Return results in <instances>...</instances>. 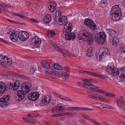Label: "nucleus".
Segmentation results:
<instances>
[{
    "label": "nucleus",
    "mask_w": 125,
    "mask_h": 125,
    "mask_svg": "<svg viewBox=\"0 0 125 125\" xmlns=\"http://www.w3.org/2000/svg\"><path fill=\"white\" fill-rule=\"evenodd\" d=\"M10 96L9 95H5L1 98L0 100H2L6 102H8L10 99Z\"/></svg>",
    "instance_id": "2f4dec72"
},
{
    "label": "nucleus",
    "mask_w": 125,
    "mask_h": 125,
    "mask_svg": "<svg viewBox=\"0 0 125 125\" xmlns=\"http://www.w3.org/2000/svg\"><path fill=\"white\" fill-rule=\"evenodd\" d=\"M114 66V64L113 63H109L108 66L106 67V70L110 73H111L113 69L115 68Z\"/></svg>",
    "instance_id": "412c9836"
},
{
    "label": "nucleus",
    "mask_w": 125,
    "mask_h": 125,
    "mask_svg": "<svg viewBox=\"0 0 125 125\" xmlns=\"http://www.w3.org/2000/svg\"><path fill=\"white\" fill-rule=\"evenodd\" d=\"M29 36V34L26 31H19L18 38L20 40L23 41H25L28 39Z\"/></svg>",
    "instance_id": "0eeeda50"
},
{
    "label": "nucleus",
    "mask_w": 125,
    "mask_h": 125,
    "mask_svg": "<svg viewBox=\"0 0 125 125\" xmlns=\"http://www.w3.org/2000/svg\"><path fill=\"white\" fill-rule=\"evenodd\" d=\"M60 116H61L60 113H59L56 114H54L51 116H52L53 117H58Z\"/></svg>",
    "instance_id": "3c124183"
},
{
    "label": "nucleus",
    "mask_w": 125,
    "mask_h": 125,
    "mask_svg": "<svg viewBox=\"0 0 125 125\" xmlns=\"http://www.w3.org/2000/svg\"><path fill=\"white\" fill-rule=\"evenodd\" d=\"M52 97L51 96H49L48 95H46L44 97L42 101V104H43V105L44 104L47 105L49 104L51 100Z\"/></svg>",
    "instance_id": "2eb2a0df"
},
{
    "label": "nucleus",
    "mask_w": 125,
    "mask_h": 125,
    "mask_svg": "<svg viewBox=\"0 0 125 125\" xmlns=\"http://www.w3.org/2000/svg\"><path fill=\"white\" fill-rule=\"evenodd\" d=\"M87 85L88 86H92V85H93L92 83H88V84H85V86H86V85Z\"/></svg>",
    "instance_id": "0e129e2a"
},
{
    "label": "nucleus",
    "mask_w": 125,
    "mask_h": 125,
    "mask_svg": "<svg viewBox=\"0 0 125 125\" xmlns=\"http://www.w3.org/2000/svg\"><path fill=\"white\" fill-rule=\"evenodd\" d=\"M64 29L63 31V32L66 35H67L69 34L70 31L72 30V28H67V26H65L64 28Z\"/></svg>",
    "instance_id": "5701e85b"
},
{
    "label": "nucleus",
    "mask_w": 125,
    "mask_h": 125,
    "mask_svg": "<svg viewBox=\"0 0 125 125\" xmlns=\"http://www.w3.org/2000/svg\"><path fill=\"white\" fill-rule=\"evenodd\" d=\"M90 121L92 122L93 123H94L95 122V121L93 119H90H90L89 120Z\"/></svg>",
    "instance_id": "680f3d73"
},
{
    "label": "nucleus",
    "mask_w": 125,
    "mask_h": 125,
    "mask_svg": "<svg viewBox=\"0 0 125 125\" xmlns=\"http://www.w3.org/2000/svg\"><path fill=\"white\" fill-rule=\"evenodd\" d=\"M2 100H0V106L2 107H5L7 106L9 104L8 102Z\"/></svg>",
    "instance_id": "c85d7f7f"
},
{
    "label": "nucleus",
    "mask_w": 125,
    "mask_h": 125,
    "mask_svg": "<svg viewBox=\"0 0 125 125\" xmlns=\"http://www.w3.org/2000/svg\"><path fill=\"white\" fill-rule=\"evenodd\" d=\"M21 86H31V85L28 82H23L21 83Z\"/></svg>",
    "instance_id": "ea45409f"
},
{
    "label": "nucleus",
    "mask_w": 125,
    "mask_h": 125,
    "mask_svg": "<svg viewBox=\"0 0 125 125\" xmlns=\"http://www.w3.org/2000/svg\"><path fill=\"white\" fill-rule=\"evenodd\" d=\"M53 66L54 68L56 70H60L62 69L61 66L58 64L54 63Z\"/></svg>",
    "instance_id": "f704fd0d"
},
{
    "label": "nucleus",
    "mask_w": 125,
    "mask_h": 125,
    "mask_svg": "<svg viewBox=\"0 0 125 125\" xmlns=\"http://www.w3.org/2000/svg\"><path fill=\"white\" fill-rule=\"evenodd\" d=\"M118 73V70L115 67L113 69L111 73H110L112 75L114 76H116L117 75V73Z\"/></svg>",
    "instance_id": "7c9ffc66"
},
{
    "label": "nucleus",
    "mask_w": 125,
    "mask_h": 125,
    "mask_svg": "<svg viewBox=\"0 0 125 125\" xmlns=\"http://www.w3.org/2000/svg\"><path fill=\"white\" fill-rule=\"evenodd\" d=\"M53 94H54V95L55 96H57L58 97H59V98H61V96H62L61 95H60L59 94H58L57 93H54V92H53Z\"/></svg>",
    "instance_id": "a18cd8bd"
},
{
    "label": "nucleus",
    "mask_w": 125,
    "mask_h": 125,
    "mask_svg": "<svg viewBox=\"0 0 125 125\" xmlns=\"http://www.w3.org/2000/svg\"><path fill=\"white\" fill-rule=\"evenodd\" d=\"M61 96V97L60 99H62L69 101H71V99L68 97L62 95Z\"/></svg>",
    "instance_id": "79ce46f5"
},
{
    "label": "nucleus",
    "mask_w": 125,
    "mask_h": 125,
    "mask_svg": "<svg viewBox=\"0 0 125 125\" xmlns=\"http://www.w3.org/2000/svg\"><path fill=\"white\" fill-rule=\"evenodd\" d=\"M81 109H82L83 110H90V109H88V108H81V107L80 110H81Z\"/></svg>",
    "instance_id": "bf43d9fd"
},
{
    "label": "nucleus",
    "mask_w": 125,
    "mask_h": 125,
    "mask_svg": "<svg viewBox=\"0 0 125 125\" xmlns=\"http://www.w3.org/2000/svg\"><path fill=\"white\" fill-rule=\"evenodd\" d=\"M41 65L42 67L46 70L49 69L51 68L50 64L46 61H43L42 62Z\"/></svg>",
    "instance_id": "aec40b11"
},
{
    "label": "nucleus",
    "mask_w": 125,
    "mask_h": 125,
    "mask_svg": "<svg viewBox=\"0 0 125 125\" xmlns=\"http://www.w3.org/2000/svg\"><path fill=\"white\" fill-rule=\"evenodd\" d=\"M60 116H67L68 115V113H60Z\"/></svg>",
    "instance_id": "6e6d98bb"
},
{
    "label": "nucleus",
    "mask_w": 125,
    "mask_h": 125,
    "mask_svg": "<svg viewBox=\"0 0 125 125\" xmlns=\"http://www.w3.org/2000/svg\"><path fill=\"white\" fill-rule=\"evenodd\" d=\"M94 86H87V88L90 89L92 91L98 93H104V94L106 96L110 97H113L115 96V95L111 93H105V91L101 90H98L96 88H94Z\"/></svg>",
    "instance_id": "423d86ee"
},
{
    "label": "nucleus",
    "mask_w": 125,
    "mask_h": 125,
    "mask_svg": "<svg viewBox=\"0 0 125 125\" xmlns=\"http://www.w3.org/2000/svg\"><path fill=\"white\" fill-rule=\"evenodd\" d=\"M119 42V40L116 37H115L113 40L112 44L114 46H117Z\"/></svg>",
    "instance_id": "cd10ccee"
},
{
    "label": "nucleus",
    "mask_w": 125,
    "mask_h": 125,
    "mask_svg": "<svg viewBox=\"0 0 125 125\" xmlns=\"http://www.w3.org/2000/svg\"><path fill=\"white\" fill-rule=\"evenodd\" d=\"M36 67L35 66H33L31 68V74H32L33 75H34V72L35 71H36Z\"/></svg>",
    "instance_id": "a19ab883"
},
{
    "label": "nucleus",
    "mask_w": 125,
    "mask_h": 125,
    "mask_svg": "<svg viewBox=\"0 0 125 125\" xmlns=\"http://www.w3.org/2000/svg\"><path fill=\"white\" fill-rule=\"evenodd\" d=\"M78 37L80 40H82L83 41H88V43L90 45L91 44L93 41V36L92 35L88 32H83L81 34L78 35Z\"/></svg>",
    "instance_id": "f03ea898"
},
{
    "label": "nucleus",
    "mask_w": 125,
    "mask_h": 125,
    "mask_svg": "<svg viewBox=\"0 0 125 125\" xmlns=\"http://www.w3.org/2000/svg\"><path fill=\"white\" fill-rule=\"evenodd\" d=\"M6 86V85L3 82L0 81V86Z\"/></svg>",
    "instance_id": "8fccbe9b"
},
{
    "label": "nucleus",
    "mask_w": 125,
    "mask_h": 125,
    "mask_svg": "<svg viewBox=\"0 0 125 125\" xmlns=\"http://www.w3.org/2000/svg\"><path fill=\"white\" fill-rule=\"evenodd\" d=\"M46 74H48L49 75H50L52 76L53 77H55L57 75V73H56L54 71H46Z\"/></svg>",
    "instance_id": "c756f323"
},
{
    "label": "nucleus",
    "mask_w": 125,
    "mask_h": 125,
    "mask_svg": "<svg viewBox=\"0 0 125 125\" xmlns=\"http://www.w3.org/2000/svg\"><path fill=\"white\" fill-rule=\"evenodd\" d=\"M55 17L56 19L58 18V22L59 25H62L63 24V22L64 21H62L63 20H64V17H66L65 16H63L62 15L61 12L60 11H57L55 14Z\"/></svg>",
    "instance_id": "1a4fd4ad"
},
{
    "label": "nucleus",
    "mask_w": 125,
    "mask_h": 125,
    "mask_svg": "<svg viewBox=\"0 0 125 125\" xmlns=\"http://www.w3.org/2000/svg\"><path fill=\"white\" fill-rule=\"evenodd\" d=\"M78 73H83L84 74H85V71L83 70H80L78 71Z\"/></svg>",
    "instance_id": "052dcab7"
},
{
    "label": "nucleus",
    "mask_w": 125,
    "mask_h": 125,
    "mask_svg": "<svg viewBox=\"0 0 125 125\" xmlns=\"http://www.w3.org/2000/svg\"><path fill=\"white\" fill-rule=\"evenodd\" d=\"M99 104L100 105L99 106L98 108H110L111 106L105 104H101V103H99Z\"/></svg>",
    "instance_id": "473e14b6"
},
{
    "label": "nucleus",
    "mask_w": 125,
    "mask_h": 125,
    "mask_svg": "<svg viewBox=\"0 0 125 125\" xmlns=\"http://www.w3.org/2000/svg\"><path fill=\"white\" fill-rule=\"evenodd\" d=\"M106 55L105 54V53H104V52H102L101 54L99 55V58L100 60H102V58H104V57H106Z\"/></svg>",
    "instance_id": "58836bf2"
},
{
    "label": "nucleus",
    "mask_w": 125,
    "mask_h": 125,
    "mask_svg": "<svg viewBox=\"0 0 125 125\" xmlns=\"http://www.w3.org/2000/svg\"><path fill=\"white\" fill-rule=\"evenodd\" d=\"M12 63L11 60L8 59L5 56H0V64L7 67L10 66Z\"/></svg>",
    "instance_id": "39448f33"
},
{
    "label": "nucleus",
    "mask_w": 125,
    "mask_h": 125,
    "mask_svg": "<svg viewBox=\"0 0 125 125\" xmlns=\"http://www.w3.org/2000/svg\"><path fill=\"white\" fill-rule=\"evenodd\" d=\"M0 42H3L5 43H7V42H5L4 39L0 38Z\"/></svg>",
    "instance_id": "69168bd1"
},
{
    "label": "nucleus",
    "mask_w": 125,
    "mask_h": 125,
    "mask_svg": "<svg viewBox=\"0 0 125 125\" xmlns=\"http://www.w3.org/2000/svg\"><path fill=\"white\" fill-rule=\"evenodd\" d=\"M28 120H27V122L29 123L33 124L36 122V121L32 119H30L29 117L28 118Z\"/></svg>",
    "instance_id": "37998d69"
},
{
    "label": "nucleus",
    "mask_w": 125,
    "mask_h": 125,
    "mask_svg": "<svg viewBox=\"0 0 125 125\" xmlns=\"http://www.w3.org/2000/svg\"><path fill=\"white\" fill-rule=\"evenodd\" d=\"M56 50L58 52L60 53L63 55L64 56H65L66 55H70L72 56V54L70 52L66 51H63L62 50L59 48H57Z\"/></svg>",
    "instance_id": "dca6fc26"
},
{
    "label": "nucleus",
    "mask_w": 125,
    "mask_h": 125,
    "mask_svg": "<svg viewBox=\"0 0 125 125\" xmlns=\"http://www.w3.org/2000/svg\"><path fill=\"white\" fill-rule=\"evenodd\" d=\"M98 77L101 79H104L106 77L104 76L103 75H101L100 74H99Z\"/></svg>",
    "instance_id": "5fc2aeb1"
},
{
    "label": "nucleus",
    "mask_w": 125,
    "mask_h": 125,
    "mask_svg": "<svg viewBox=\"0 0 125 125\" xmlns=\"http://www.w3.org/2000/svg\"><path fill=\"white\" fill-rule=\"evenodd\" d=\"M50 35L52 37L54 36L55 35V32L51 30L49 31L47 34V35Z\"/></svg>",
    "instance_id": "e433bc0d"
},
{
    "label": "nucleus",
    "mask_w": 125,
    "mask_h": 125,
    "mask_svg": "<svg viewBox=\"0 0 125 125\" xmlns=\"http://www.w3.org/2000/svg\"><path fill=\"white\" fill-rule=\"evenodd\" d=\"M30 21H32L35 23H39L40 21L36 20L33 19H30Z\"/></svg>",
    "instance_id": "c03bdc74"
},
{
    "label": "nucleus",
    "mask_w": 125,
    "mask_h": 125,
    "mask_svg": "<svg viewBox=\"0 0 125 125\" xmlns=\"http://www.w3.org/2000/svg\"><path fill=\"white\" fill-rule=\"evenodd\" d=\"M22 90L19 91L17 94L18 97V101L24 99L26 95L25 93H28L31 89V86H22Z\"/></svg>",
    "instance_id": "7ed1b4c3"
},
{
    "label": "nucleus",
    "mask_w": 125,
    "mask_h": 125,
    "mask_svg": "<svg viewBox=\"0 0 125 125\" xmlns=\"http://www.w3.org/2000/svg\"><path fill=\"white\" fill-rule=\"evenodd\" d=\"M64 20H63L62 21H64V22H63V24L62 25H64V27L65 26H67V28H72V24L71 23L68 22V20L66 17H64Z\"/></svg>",
    "instance_id": "a211bd4d"
},
{
    "label": "nucleus",
    "mask_w": 125,
    "mask_h": 125,
    "mask_svg": "<svg viewBox=\"0 0 125 125\" xmlns=\"http://www.w3.org/2000/svg\"><path fill=\"white\" fill-rule=\"evenodd\" d=\"M8 21H10V22H12L16 24L17 23V22H15L13 20H10L9 19H8Z\"/></svg>",
    "instance_id": "13d9d810"
},
{
    "label": "nucleus",
    "mask_w": 125,
    "mask_h": 125,
    "mask_svg": "<svg viewBox=\"0 0 125 125\" xmlns=\"http://www.w3.org/2000/svg\"><path fill=\"white\" fill-rule=\"evenodd\" d=\"M108 32V33L110 35H114L115 33V32L114 30L111 29H107L106 30Z\"/></svg>",
    "instance_id": "c9c22d12"
},
{
    "label": "nucleus",
    "mask_w": 125,
    "mask_h": 125,
    "mask_svg": "<svg viewBox=\"0 0 125 125\" xmlns=\"http://www.w3.org/2000/svg\"><path fill=\"white\" fill-rule=\"evenodd\" d=\"M85 83H77L78 85L79 86H85Z\"/></svg>",
    "instance_id": "603ef678"
},
{
    "label": "nucleus",
    "mask_w": 125,
    "mask_h": 125,
    "mask_svg": "<svg viewBox=\"0 0 125 125\" xmlns=\"http://www.w3.org/2000/svg\"><path fill=\"white\" fill-rule=\"evenodd\" d=\"M57 7V4L55 3H51L48 6L50 11L51 12H54L56 9Z\"/></svg>",
    "instance_id": "6ab92c4d"
},
{
    "label": "nucleus",
    "mask_w": 125,
    "mask_h": 125,
    "mask_svg": "<svg viewBox=\"0 0 125 125\" xmlns=\"http://www.w3.org/2000/svg\"><path fill=\"white\" fill-rule=\"evenodd\" d=\"M27 116L31 118H33L35 117V115H33L32 114H29Z\"/></svg>",
    "instance_id": "864d4df0"
},
{
    "label": "nucleus",
    "mask_w": 125,
    "mask_h": 125,
    "mask_svg": "<svg viewBox=\"0 0 125 125\" xmlns=\"http://www.w3.org/2000/svg\"><path fill=\"white\" fill-rule=\"evenodd\" d=\"M64 74L65 75L67 76H69V74L68 72H66V71L64 69Z\"/></svg>",
    "instance_id": "09e8293b"
},
{
    "label": "nucleus",
    "mask_w": 125,
    "mask_h": 125,
    "mask_svg": "<svg viewBox=\"0 0 125 125\" xmlns=\"http://www.w3.org/2000/svg\"><path fill=\"white\" fill-rule=\"evenodd\" d=\"M106 35L105 33L100 32L95 34L94 38L99 44H101L105 42Z\"/></svg>",
    "instance_id": "20e7f679"
},
{
    "label": "nucleus",
    "mask_w": 125,
    "mask_h": 125,
    "mask_svg": "<svg viewBox=\"0 0 125 125\" xmlns=\"http://www.w3.org/2000/svg\"><path fill=\"white\" fill-rule=\"evenodd\" d=\"M96 28L97 26L96 25L94 22L93 21L89 28L93 30L94 31L96 29Z\"/></svg>",
    "instance_id": "72a5a7b5"
},
{
    "label": "nucleus",
    "mask_w": 125,
    "mask_h": 125,
    "mask_svg": "<svg viewBox=\"0 0 125 125\" xmlns=\"http://www.w3.org/2000/svg\"><path fill=\"white\" fill-rule=\"evenodd\" d=\"M116 101L119 107H123L125 105L124 98L122 96L120 97Z\"/></svg>",
    "instance_id": "4468645a"
},
{
    "label": "nucleus",
    "mask_w": 125,
    "mask_h": 125,
    "mask_svg": "<svg viewBox=\"0 0 125 125\" xmlns=\"http://www.w3.org/2000/svg\"><path fill=\"white\" fill-rule=\"evenodd\" d=\"M32 43L34 47L39 48L40 47L39 45L41 42V39L37 36H35L31 40Z\"/></svg>",
    "instance_id": "9d476101"
},
{
    "label": "nucleus",
    "mask_w": 125,
    "mask_h": 125,
    "mask_svg": "<svg viewBox=\"0 0 125 125\" xmlns=\"http://www.w3.org/2000/svg\"><path fill=\"white\" fill-rule=\"evenodd\" d=\"M93 21L89 19H87L85 20L84 23L89 28V27Z\"/></svg>",
    "instance_id": "393cba45"
},
{
    "label": "nucleus",
    "mask_w": 125,
    "mask_h": 125,
    "mask_svg": "<svg viewBox=\"0 0 125 125\" xmlns=\"http://www.w3.org/2000/svg\"><path fill=\"white\" fill-rule=\"evenodd\" d=\"M121 78L123 81H125V68H122L120 70H118L117 75Z\"/></svg>",
    "instance_id": "ddd939ff"
},
{
    "label": "nucleus",
    "mask_w": 125,
    "mask_h": 125,
    "mask_svg": "<svg viewBox=\"0 0 125 125\" xmlns=\"http://www.w3.org/2000/svg\"><path fill=\"white\" fill-rule=\"evenodd\" d=\"M20 86H10V87L8 88V86L6 87V86H0V93L2 94L4 93L5 91H7L9 89L13 91H15L18 89Z\"/></svg>",
    "instance_id": "f8f14e48"
},
{
    "label": "nucleus",
    "mask_w": 125,
    "mask_h": 125,
    "mask_svg": "<svg viewBox=\"0 0 125 125\" xmlns=\"http://www.w3.org/2000/svg\"><path fill=\"white\" fill-rule=\"evenodd\" d=\"M85 74H87L89 75H91V72L87 71H85Z\"/></svg>",
    "instance_id": "774afa93"
},
{
    "label": "nucleus",
    "mask_w": 125,
    "mask_h": 125,
    "mask_svg": "<svg viewBox=\"0 0 125 125\" xmlns=\"http://www.w3.org/2000/svg\"><path fill=\"white\" fill-rule=\"evenodd\" d=\"M30 77L27 76H25L24 75L23 76V79L26 80L30 79Z\"/></svg>",
    "instance_id": "4d7b16f0"
},
{
    "label": "nucleus",
    "mask_w": 125,
    "mask_h": 125,
    "mask_svg": "<svg viewBox=\"0 0 125 125\" xmlns=\"http://www.w3.org/2000/svg\"><path fill=\"white\" fill-rule=\"evenodd\" d=\"M94 53V52L93 49L92 48H90L87 50V56L89 57H90Z\"/></svg>",
    "instance_id": "a878e982"
},
{
    "label": "nucleus",
    "mask_w": 125,
    "mask_h": 125,
    "mask_svg": "<svg viewBox=\"0 0 125 125\" xmlns=\"http://www.w3.org/2000/svg\"><path fill=\"white\" fill-rule=\"evenodd\" d=\"M52 17L51 16L48 15L44 17V21L45 23L48 24L51 21Z\"/></svg>",
    "instance_id": "4be33fe9"
},
{
    "label": "nucleus",
    "mask_w": 125,
    "mask_h": 125,
    "mask_svg": "<svg viewBox=\"0 0 125 125\" xmlns=\"http://www.w3.org/2000/svg\"><path fill=\"white\" fill-rule=\"evenodd\" d=\"M59 112L56 106L53 108L52 109V113L54 114H55L57 112Z\"/></svg>",
    "instance_id": "4c0bfd02"
},
{
    "label": "nucleus",
    "mask_w": 125,
    "mask_h": 125,
    "mask_svg": "<svg viewBox=\"0 0 125 125\" xmlns=\"http://www.w3.org/2000/svg\"><path fill=\"white\" fill-rule=\"evenodd\" d=\"M21 83L18 80H14L12 82H11L10 86H20Z\"/></svg>",
    "instance_id": "b1692460"
},
{
    "label": "nucleus",
    "mask_w": 125,
    "mask_h": 125,
    "mask_svg": "<svg viewBox=\"0 0 125 125\" xmlns=\"http://www.w3.org/2000/svg\"><path fill=\"white\" fill-rule=\"evenodd\" d=\"M19 31L15 30L11 32L10 37L11 40L13 42H17L19 35Z\"/></svg>",
    "instance_id": "9b49d317"
},
{
    "label": "nucleus",
    "mask_w": 125,
    "mask_h": 125,
    "mask_svg": "<svg viewBox=\"0 0 125 125\" xmlns=\"http://www.w3.org/2000/svg\"><path fill=\"white\" fill-rule=\"evenodd\" d=\"M39 95L40 94L38 92H33L29 94L28 97L29 100L35 101L38 99Z\"/></svg>",
    "instance_id": "6e6552de"
},
{
    "label": "nucleus",
    "mask_w": 125,
    "mask_h": 125,
    "mask_svg": "<svg viewBox=\"0 0 125 125\" xmlns=\"http://www.w3.org/2000/svg\"><path fill=\"white\" fill-rule=\"evenodd\" d=\"M121 10L118 5L113 6L110 11V14L111 18L114 19V20H117V18L122 15Z\"/></svg>",
    "instance_id": "f257e3e1"
},
{
    "label": "nucleus",
    "mask_w": 125,
    "mask_h": 125,
    "mask_svg": "<svg viewBox=\"0 0 125 125\" xmlns=\"http://www.w3.org/2000/svg\"><path fill=\"white\" fill-rule=\"evenodd\" d=\"M81 108V107H73V109H74L75 110H78V109L80 110Z\"/></svg>",
    "instance_id": "e2e57ef3"
},
{
    "label": "nucleus",
    "mask_w": 125,
    "mask_h": 125,
    "mask_svg": "<svg viewBox=\"0 0 125 125\" xmlns=\"http://www.w3.org/2000/svg\"><path fill=\"white\" fill-rule=\"evenodd\" d=\"M88 96L90 98H93L95 99H97L98 97H97L93 95H88Z\"/></svg>",
    "instance_id": "49530a36"
},
{
    "label": "nucleus",
    "mask_w": 125,
    "mask_h": 125,
    "mask_svg": "<svg viewBox=\"0 0 125 125\" xmlns=\"http://www.w3.org/2000/svg\"><path fill=\"white\" fill-rule=\"evenodd\" d=\"M75 34L73 32H70L68 34L65 36V38L67 40H73L75 38Z\"/></svg>",
    "instance_id": "f3484780"
},
{
    "label": "nucleus",
    "mask_w": 125,
    "mask_h": 125,
    "mask_svg": "<svg viewBox=\"0 0 125 125\" xmlns=\"http://www.w3.org/2000/svg\"><path fill=\"white\" fill-rule=\"evenodd\" d=\"M56 107L59 112L64 111L65 108L64 105L62 104H58Z\"/></svg>",
    "instance_id": "bb28decb"
},
{
    "label": "nucleus",
    "mask_w": 125,
    "mask_h": 125,
    "mask_svg": "<svg viewBox=\"0 0 125 125\" xmlns=\"http://www.w3.org/2000/svg\"><path fill=\"white\" fill-rule=\"evenodd\" d=\"M83 117L86 119L88 120H89V119H90V117L85 114L83 115Z\"/></svg>",
    "instance_id": "de8ad7c7"
},
{
    "label": "nucleus",
    "mask_w": 125,
    "mask_h": 125,
    "mask_svg": "<svg viewBox=\"0 0 125 125\" xmlns=\"http://www.w3.org/2000/svg\"><path fill=\"white\" fill-rule=\"evenodd\" d=\"M17 75L18 76V77H20L21 78L23 79L24 76L23 75L19 74H17Z\"/></svg>",
    "instance_id": "338daca9"
}]
</instances>
